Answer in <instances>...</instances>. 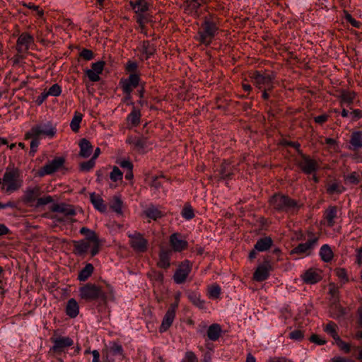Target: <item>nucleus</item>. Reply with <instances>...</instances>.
Returning <instances> with one entry per match:
<instances>
[{"instance_id": "1", "label": "nucleus", "mask_w": 362, "mask_h": 362, "mask_svg": "<svg viewBox=\"0 0 362 362\" xmlns=\"http://www.w3.org/2000/svg\"><path fill=\"white\" fill-rule=\"evenodd\" d=\"M218 30L217 19L214 16L205 17L199 28L196 40L201 44L209 45Z\"/></svg>"}, {"instance_id": "2", "label": "nucleus", "mask_w": 362, "mask_h": 362, "mask_svg": "<svg viewBox=\"0 0 362 362\" xmlns=\"http://www.w3.org/2000/svg\"><path fill=\"white\" fill-rule=\"evenodd\" d=\"M57 133L56 127L49 121L41 122L34 124L29 131H28L25 136V138H48L52 139Z\"/></svg>"}, {"instance_id": "3", "label": "nucleus", "mask_w": 362, "mask_h": 362, "mask_svg": "<svg viewBox=\"0 0 362 362\" xmlns=\"http://www.w3.org/2000/svg\"><path fill=\"white\" fill-rule=\"evenodd\" d=\"M130 4L136 13V20L141 32L146 34L145 25L149 21L148 16L146 13L148 10L147 0H132L130 1Z\"/></svg>"}, {"instance_id": "4", "label": "nucleus", "mask_w": 362, "mask_h": 362, "mask_svg": "<svg viewBox=\"0 0 362 362\" xmlns=\"http://www.w3.org/2000/svg\"><path fill=\"white\" fill-rule=\"evenodd\" d=\"M79 295L81 299L87 301L105 300L107 298L106 293L100 286L90 283L86 284L80 288Z\"/></svg>"}, {"instance_id": "5", "label": "nucleus", "mask_w": 362, "mask_h": 362, "mask_svg": "<svg viewBox=\"0 0 362 362\" xmlns=\"http://www.w3.org/2000/svg\"><path fill=\"white\" fill-rule=\"evenodd\" d=\"M270 205L278 211H294L299 206L287 196L275 194L270 199Z\"/></svg>"}, {"instance_id": "6", "label": "nucleus", "mask_w": 362, "mask_h": 362, "mask_svg": "<svg viewBox=\"0 0 362 362\" xmlns=\"http://www.w3.org/2000/svg\"><path fill=\"white\" fill-rule=\"evenodd\" d=\"M275 78L274 74H261L259 71H255L252 76L254 85L259 90H272L274 87Z\"/></svg>"}, {"instance_id": "7", "label": "nucleus", "mask_w": 362, "mask_h": 362, "mask_svg": "<svg viewBox=\"0 0 362 362\" xmlns=\"http://www.w3.org/2000/svg\"><path fill=\"white\" fill-rule=\"evenodd\" d=\"M140 76L137 74H130L128 78H122L119 81V86L122 92L127 95V98H131V94L140 83Z\"/></svg>"}, {"instance_id": "8", "label": "nucleus", "mask_w": 362, "mask_h": 362, "mask_svg": "<svg viewBox=\"0 0 362 362\" xmlns=\"http://www.w3.org/2000/svg\"><path fill=\"white\" fill-rule=\"evenodd\" d=\"M127 143L131 146V148L139 153H144L147 148L151 144L147 137L144 136H129L127 139Z\"/></svg>"}, {"instance_id": "9", "label": "nucleus", "mask_w": 362, "mask_h": 362, "mask_svg": "<svg viewBox=\"0 0 362 362\" xmlns=\"http://www.w3.org/2000/svg\"><path fill=\"white\" fill-rule=\"evenodd\" d=\"M169 243L172 252H181L188 247V243L185 238L179 233H174L169 237Z\"/></svg>"}, {"instance_id": "10", "label": "nucleus", "mask_w": 362, "mask_h": 362, "mask_svg": "<svg viewBox=\"0 0 362 362\" xmlns=\"http://www.w3.org/2000/svg\"><path fill=\"white\" fill-rule=\"evenodd\" d=\"M192 270V264L189 260L182 262L173 275V280L176 284L184 283Z\"/></svg>"}, {"instance_id": "11", "label": "nucleus", "mask_w": 362, "mask_h": 362, "mask_svg": "<svg viewBox=\"0 0 362 362\" xmlns=\"http://www.w3.org/2000/svg\"><path fill=\"white\" fill-rule=\"evenodd\" d=\"M176 300L177 301L171 304L167 310L159 329L160 332H165L173 324L175 317V312L178 307L179 295L176 296Z\"/></svg>"}, {"instance_id": "12", "label": "nucleus", "mask_w": 362, "mask_h": 362, "mask_svg": "<svg viewBox=\"0 0 362 362\" xmlns=\"http://www.w3.org/2000/svg\"><path fill=\"white\" fill-rule=\"evenodd\" d=\"M130 239L131 247L136 252H144L148 248V240L139 233L135 232L133 234L128 235Z\"/></svg>"}, {"instance_id": "13", "label": "nucleus", "mask_w": 362, "mask_h": 362, "mask_svg": "<svg viewBox=\"0 0 362 362\" xmlns=\"http://www.w3.org/2000/svg\"><path fill=\"white\" fill-rule=\"evenodd\" d=\"M300 154L302 159L299 162V167L304 173L312 174L319 169L320 165L316 160L301 153Z\"/></svg>"}, {"instance_id": "14", "label": "nucleus", "mask_w": 362, "mask_h": 362, "mask_svg": "<svg viewBox=\"0 0 362 362\" xmlns=\"http://www.w3.org/2000/svg\"><path fill=\"white\" fill-rule=\"evenodd\" d=\"M34 42L33 37L28 33L20 35L16 42V50L21 54L26 53Z\"/></svg>"}, {"instance_id": "15", "label": "nucleus", "mask_w": 362, "mask_h": 362, "mask_svg": "<svg viewBox=\"0 0 362 362\" xmlns=\"http://www.w3.org/2000/svg\"><path fill=\"white\" fill-rule=\"evenodd\" d=\"M53 346L51 350L57 354H61L64 350L74 344V341L69 337H60L52 339Z\"/></svg>"}, {"instance_id": "16", "label": "nucleus", "mask_w": 362, "mask_h": 362, "mask_svg": "<svg viewBox=\"0 0 362 362\" xmlns=\"http://www.w3.org/2000/svg\"><path fill=\"white\" fill-rule=\"evenodd\" d=\"M272 264L269 261H264L259 264L253 274V279L256 281H263L268 279L272 271Z\"/></svg>"}, {"instance_id": "17", "label": "nucleus", "mask_w": 362, "mask_h": 362, "mask_svg": "<svg viewBox=\"0 0 362 362\" xmlns=\"http://www.w3.org/2000/svg\"><path fill=\"white\" fill-rule=\"evenodd\" d=\"M74 249L75 254L82 256L85 255L88 251H90L92 255L93 250V243L88 239H83L74 243Z\"/></svg>"}, {"instance_id": "18", "label": "nucleus", "mask_w": 362, "mask_h": 362, "mask_svg": "<svg viewBox=\"0 0 362 362\" xmlns=\"http://www.w3.org/2000/svg\"><path fill=\"white\" fill-rule=\"evenodd\" d=\"M64 163V159L57 157L47 163L40 170V175H50L60 169Z\"/></svg>"}, {"instance_id": "19", "label": "nucleus", "mask_w": 362, "mask_h": 362, "mask_svg": "<svg viewBox=\"0 0 362 362\" xmlns=\"http://www.w3.org/2000/svg\"><path fill=\"white\" fill-rule=\"evenodd\" d=\"M104 66L105 63L102 61H99L93 63L91 65V69H87L86 71V74L90 81L97 82L100 81V75L103 71Z\"/></svg>"}, {"instance_id": "20", "label": "nucleus", "mask_w": 362, "mask_h": 362, "mask_svg": "<svg viewBox=\"0 0 362 362\" xmlns=\"http://www.w3.org/2000/svg\"><path fill=\"white\" fill-rule=\"evenodd\" d=\"M318 238H313L303 243L299 244L291 250V254L308 255L310 250L317 245Z\"/></svg>"}, {"instance_id": "21", "label": "nucleus", "mask_w": 362, "mask_h": 362, "mask_svg": "<svg viewBox=\"0 0 362 362\" xmlns=\"http://www.w3.org/2000/svg\"><path fill=\"white\" fill-rule=\"evenodd\" d=\"M80 233L82 235H86L85 239H88L93 243V250L92 252V257L96 255L100 251V243L96 233L90 230V229L83 227L80 230Z\"/></svg>"}, {"instance_id": "22", "label": "nucleus", "mask_w": 362, "mask_h": 362, "mask_svg": "<svg viewBox=\"0 0 362 362\" xmlns=\"http://www.w3.org/2000/svg\"><path fill=\"white\" fill-rule=\"evenodd\" d=\"M301 278L306 284H316L322 279L321 271L317 269L310 268L301 275Z\"/></svg>"}, {"instance_id": "23", "label": "nucleus", "mask_w": 362, "mask_h": 362, "mask_svg": "<svg viewBox=\"0 0 362 362\" xmlns=\"http://www.w3.org/2000/svg\"><path fill=\"white\" fill-rule=\"evenodd\" d=\"M172 255V250L162 247L158 255V267L165 269H168L170 266Z\"/></svg>"}, {"instance_id": "24", "label": "nucleus", "mask_w": 362, "mask_h": 362, "mask_svg": "<svg viewBox=\"0 0 362 362\" xmlns=\"http://www.w3.org/2000/svg\"><path fill=\"white\" fill-rule=\"evenodd\" d=\"M203 3V0H186L184 4L185 11L187 14L199 17V8Z\"/></svg>"}, {"instance_id": "25", "label": "nucleus", "mask_w": 362, "mask_h": 362, "mask_svg": "<svg viewBox=\"0 0 362 362\" xmlns=\"http://www.w3.org/2000/svg\"><path fill=\"white\" fill-rule=\"evenodd\" d=\"M52 211L70 218L76 215L74 207L71 205L64 203L54 204L52 207Z\"/></svg>"}, {"instance_id": "26", "label": "nucleus", "mask_w": 362, "mask_h": 362, "mask_svg": "<svg viewBox=\"0 0 362 362\" xmlns=\"http://www.w3.org/2000/svg\"><path fill=\"white\" fill-rule=\"evenodd\" d=\"M338 210L336 206H329L324 213V219L329 227H332L338 218Z\"/></svg>"}, {"instance_id": "27", "label": "nucleus", "mask_w": 362, "mask_h": 362, "mask_svg": "<svg viewBox=\"0 0 362 362\" xmlns=\"http://www.w3.org/2000/svg\"><path fill=\"white\" fill-rule=\"evenodd\" d=\"M79 313V306L78 303L74 298H71L68 300L66 308V315L71 317H76Z\"/></svg>"}, {"instance_id": "28", "label": "nucleus", "mask_w": 362, "mask_h": 362, "mask_svg": "<svg viewBox=\"0 0 362 362\" xmlns=\"http://www.w3.org/2000/svg\"><path fill=\"white\" fill-rule=\"evenodd\" d=\"M141 114L140 110L133 107L132 110L127 118L128 124H131L132 127L138 126L141 121Z\"/></svg>"}, {"instance_id": "29", "label": "nucleus", "mask_w": 362, "mask_h": 362, "mask_svg": "<svg viewBox=\"0 0 362 362\" xmlns=\"http://www.w3.org/2000/svg\"><path fill=\"white\" fill-rule=\"evenodd\" d=\"M80 146V156L83 158H88L90 156L93 151V146L90 142L86 139H82L79 144Z\"/></svg>"}, {"instance_id": "30", "label": "nucleus", "mask_w": 362, "mask_h": 362, "mask_svg": "<svg viewBox=\"0 0 362 362\" xmlns=\"http://www.w3.org/2000/svg\"><path fill=\"white\" fill-rule=\"evenodd\" d=\"M90 199L94 207L100 212H105L107 206L102 197L95 193L90 194Z\"/></svg>"}, {"instance_id": "31", "label": "nucleus", "mask_w": 362, "mask_h": 362, "mask_svg": "<svg viewBox=\"0 0 362 362\" xmlns=\"http://www.w3.org/2000/svg\"><path fill=\"white\" fill-rule=\"evenodd\" d=\"M273 241L269 237H264L257 240L255 245V249L259 252L268 250L272 245Z\"/></svg>"}, {"instance_id": "32", "label": "nucleus", "mask_w": 362, "mask_h": 362, "mask_svg": "<svg viewBox=\"0 0 362 362\" xmlns=\"http://www.w3.org/2000/svg\"><path fill=\"white\" fill-rule=\"evenodd\" d=\"M221 327L218 324H213L209 326L207 330V337L211 341H216L221 335Z\"/></svg>"}, {"instance_id": "33", "label": "nucleus", "mask_w": 362, "mask_h": 362, "mask_svg": "<svg viewBox=\"0 0 362 362\" xmlns=\"http://www.w3.org/2000/svg\"><path fill=\"white\" fill-rule=\"evenodd\" d=\"M141 52L142 53V57L145 59H148L155 52V47L153 44L148 41L143 42L141 45Z\"/></svg>"}, {"instance_id": "34", "label": "nucleus", "mask_w": 362, "mask_h": 362, "mask_svg": "<svg viewBox=\"0 0 362 362\" xmlns=\"http://www.w3.org/2000/svg\"><path fill=\"white\" fill-rule=\"evenodd\" d=\"M94 267L92 264L87 263L86 266L80 271L78 279L81 281H86L93 274Z\"/></svg>"}, {"instance_id": "35", "label": "nucleus", "mask_w": 362, "mask_h": 362, "mask_svg": "<svg viewBox=\"0 0 362 362\" xmlns=\"http://www.w3.org/2000/svg\"><path fill=\"white\" fill-rule=\"evenodd\" d=\"M319 253H320V256L321 259L325 262H330L334 257L333 252H332V249L327 244L323 245L321 247Z\"/></svg>"}, {"instance_id": "36", "label": "nucleus", "mask_w": 362, "mask_h": 362, "mask_svg": "<svg viewBox=\"0 0 362 362\" xmlns=\"http://www.w3.org/2000/svg\"><path fill=\"white\" fill-rule=\"evenodd\" d=\"M356 94L354 92L351 91H344L341 93V106L346 105L349 106L353 103L354 100L355 99Z\"/></svg>"}, {"instance_id": "37", "label": "nucleus", "mask_w": 362, "mask_h": 362, "mask_svg": "<svg viewBox=\"0 0 362 362\" xmlns=\"http://www.w3.org/2000/svg\"><path fill=\"white\" fill-rule=\"evenodd\" d=\"M350 144L354 149L362 148V132H355L351 134Z\"/></svg>"}, {"instance_id": "38", "label": "nucleus", "mask_w": 362, "mask_h": 362, "mask_svg": "<svg viewBox=\"0 0 362 362\" xmlns=\"http://www.w3.org/2000/svg\"><path fill=\"white\" fill-rule=\"evenodd\" d=\"M145 214L147 217L153 220H156L163 216V215L161 211H160L158 208L153 206L147 208L145 210Z\"/></svg>"}, {"instance_id": "39", "label": "nucleus", "mask_w": 362, "mask_h": 362, "mask_svg": "<svg viewBox=\"0 0 362 362\" xmlns=\"http://www.w3.org/2000/svg\"><path fill=\"white\" fill-rule=\"evenodd\" d=\"M219 174L222 179L228 178L232 174L230 165L228 163L223 162L221 165Z\"/></svg>"}, {"instance_id": "40", "label": "nucleus", "mask_w": 362, "mask_h": 362, "mask_svg": "<svg viewBox=\"0 0 362 362\" xmlns=\"http://www.w3.org/2000/svg\"><path fill=\"white\" fill-rule=\"evenodd\" d=\"M337 326L334 322H329L328 324L326 325L324 330L330 336H332V338L335 340L339 339V335L337 334Z\"/></svg>"}, {"instance_id": "41", "label": "nucleus", "mask_w": 362, "mask_h": 362, "mask_svg": "<svg viewBox=\"0 0 362 362\" xmlns=\"http://www.w3.org/2000/svg\"><path fill=\"white\" fill-rule=\"evenodd\" d=\"M336 276L339 279L341 284H344L349 281V277L346 270L344 268H337L334 270Z\"/></svg>"}, {"instance_id": "42", "label": "nucleus", "mask_w": 362, "mask_h": 362, "mask_svg": "<svg viewBox=\"0 0 362 362\" xmlns=\"http://www.w3.org/2000/svg\"><path fill=\"white\" fill-rule=\"evenodd\" d=\"M182 216L186 220H191L194 216L192 207L189 204H185L181 212Z\"/></svg>"}, {"instance_id": "43", "label": "nucleus", "mask_w": 362, "mask_h": 362, "mask_svg": "<svg viewBox=\"0 0 362 362\" xmlns=\"http://www.w3.org/2000/svg\"><path fill=\"white\" fill-rule=\"evenodd\" d=\"M81 120L82 115L81 114L76 113L70 124L71 129L73 132H77L78 131Z\"/></svg>"}, {"instance_id": "44", "label": "nucleus", "mask_w": 362, "mask_h": 362, "mask_svg": "<svg viewBox=\"0 0 362 362\" xmlns=\"http://www.w3.org/2000/svg\"><path fill=\"white\" fill-rule=\"evenodd\" d=\"M221 294V287L218 285H212L208 288V295L210 298L216 299Z\"/></svg>"}, {"instance_id": "45", "label": "nucleus", "mask_w": 362, "mask_h": 362, "mask_svg": "<svg viewBox=\"0 0 362 362\" xmlns=\"http://www.w3.org/2000/svg\"><path fill=\"white\" fill-rule=\"evenodd\" d=\"M189 300L192 302V303L199 308H203L204 307V301L200 298V296L197 293H193L189 295Z\"/></svg>"}, {"instance_id": "46", "label": "nucleus", "mask_w": 362, "mask_h": 362, "mask_svg": "<svg viewBox=\"0 0 362 362\" xmlns=\"http://www.w3.org/2000/svg\"><path fill=\"white\" fill-rule=\"evenodd\" d=\"M344 190V187L337 182H333L330 184L327 189V191L329 194L334 193H341Z\"/></svg>"}, {"instance_id": "47", "label": "nucleus", "mask_w": 362, "mask_h": 362, "mask_svg": "<svg viewBox=\"0 0 362 362\" xmlns=\"http://www.w3.org/2000/svg\"><path fill=\"white\" fill-rule=\"evenodd\" d=\"M110 177L114 182L121 180L122 179V173L117 166H114Z\"/></svg>"}, {"instance_id": "48", "label": "nucleus", "mask_w": 362, "mask_h": 362, "mask_svg": "<svg viewBox=\"0 0 362 362\" xmlns=\"http://www.w3.org/2000/svg\"><path fill=\"white\" fill-rule=\"evenodd\" d=\"M111 208L116 213L121 214L122 212V202L118 197H115Z\"/></svg>"}, {"instance_id": "49", "label": "nucleus", "mask_w": 362, "mask_h": 362, "mask_svg": "<svg viewBox=\"0 0 362 362\" xmlns=\"http://www.w3.org/2000/svg\"><path fill=\"white\" fill-rule=\"evenodd\" d=\"M47 92L49 95L57 97L62 93V88L59 85L55 83L52 85Z\"/></svg>"}, {"instance_id": "50", "label": "nucleus", "mask_w": 362, "mask_h": 362, "mask_svg": "<svg viewBox=\"0 0 362 362\" xmlns=\"http://www.w3.org/2000/svg\"><path fill=\"white\" fill-rule=\"evenodd\" d=\"M345 181L349 184L356 185L359 182V176L356 173L354 172L345 177Z\"/></svg>"}, {"instance_id": "51", "label": "nucleus", "mask_w": 362, "mask_h": 362, "mask_svg": "<svg viewBox=\"0 0 362 362\" xmlns=\"http://www.w3.org/2000/svg\"><path fill=\"white\" fill-rule=\"evenodd\" d=\"M95 160L93 159H90L86 162H83L81 163L80 168L83 171H89L90 169H92L95 165Z\"/></svg>"}, {"instance_id": "52", "label": "nucleus", "mask_w": 362, "mask_h": 362, "mask_svg": "<svg viewBox=\"0 0 362 362\" xmlns=\"http://www.w3.org/2000/svg\"><path fill=\"white\" fill-rule=\"evenodd\" d=\"M52 218L59 223H67L71 221V218L68 216H63L59 213H57L56 214L52 216Z\"/></svg>"}, {"instance_id": "53", "label": "nucleus", "mask_w": 362, "mask_h": 362, "mask_svg": "<svg viewBox=\"0 0 362 362\" xmlns=\"http://www.w3.org/2000/svg\"><path fill=\"white\" fill-rule=\"evenodd\" d=\"M337 346L346 353H349L351 351V346L348 343L342 341L339 337V339H335Z\"/></svg>"}, {"instance_id": "54", "label": "nucleus", "mask_w": 362, "mask_h": 362, "mask_svg": "<svg viewBox=\"0 0 362 362\" xmlns=\"http://www.w3.org/2000/svg\"><path fill=\"white\" fill-rule=\"evenodd\" d=\"M182 362H198V358L192 351H187Z\"/></svg>"}, {"instance_id": "55", "label": "nucleus", "mask_w": 362, "mask_h": 362, "mask_svg": "<svg viewBox=\"0 0 362 362\" xmlns=\"http://www.w3.org/2000/svg\"><path fill=\"white\" fill-rule=\"evenodd\" d=\"M138 68L137 63L132 61H129L125 66L126 71L131 73V74H136V71Z\"/></svg>"}, {"instance_id": "56", "label": "nucleus", "mask_w": 362, "mask_h": 362, "mask_svg": "<svg viewBox=\"0 0 362 362\" xmlns=\"http://www.w3.org/2000/svg\"><path fill=\"white\" fill-rule=\"evenodd\" d=\"M289 337L292 339L300 341L303 338V333L300 330H294L289 334Z\"/></svg>"}, {"instance_id": "57", "label": "nucleus", "mask_w": 362, "mask_h": 362, "mask_svg": "<svg viewBox=\"0 0 362 362\" xmlns=\"http://www.w3.org/2000/svg\"><path fill=\"white\" fill-rule=\"evenodd\" d=\"M53 202V199L51 196H45L37 199V204L38 206L46 205Z\"/></svg>"}, {"instance_id": "58", "label": "nucleus", "mask_w": 362, "mask_h": 362, "mask_svg": "<svg viewBox=\"0 0 362 362\" xmlns=\"http://www.w3.org/2000/svg\"><path fill=\"white\" fill-rule=\"evenodd\" d=\"M118 164L120 165L121 168H122L123 169H126L127 170H130L133 169V164L129 160H121L118 162Z\"/></svg>"}, {"instance_id": "59", "label": "nucleus", "mask_w": 362, "mask_h": 362, "mask_svg": "<svg viewBox=\"0 0 362 362\" xmlns=\"http://www.w3.org/2000/svg\"><path fill=\"white\" fill-rule=\"evenodd\" d=\"M80 56L86 60H90L93 57V53L89 49H84L80 53Z\"/></svg>"}, {"instance_id": "60", "label": "nucleus", "mask_w": 362, "mask_h": 362, "mask_svg": "<svg viewBox=\"0 0 362 362\" xmlns=\"http://www.w3.org/2000/svg\"><path fill=\"white\" fill-rule=\"evenodd\" d=\"M30 153L33 154L37 151V147L40 144V139L37 138H30Z\"/></svg>"}, {"instance_id": "61", "label": "nucleus", "mask_w": 362, "mask_h": 362, "mask_svg": "<svg viewBox=\"0 0 362 362\" xmlns=\"http://www.w3.org/2000/svg\"><path fill=\"white\" fill-rule=\"evenodd\" d=\"M110 350L114 354H119L123 356V349L120 344H114Z\"/></svg>"}, {"instance_id": "62", "label": "nucleus", "mask_w": 362, "mask_h": 362, "mask_svg": "<svg viewBox=\"0 0 362 362\" xmlns=\"http://www.w3.org/2000/svg\"><path fill=\"white\" fill-rule=\"evenodd\" d=\"M346 19L351 23L352 26L355 28H359L361 25L359 21L354 19L350 14H347L346 16Z\"/></svg>"}, {"instance_id": "63", "label": "nucleus", "mask_w": 362, "mask_h": 362, "mask_svg": "<svg viewBox=\"0 0 362 362\" xmlns=\"http://www.w3.org/2000/svg\"><path fill=\"white\" fill-rule=\"evenodd\" d=\"M49 96L48 93L47 91H44L42 92L39 96H37V98H36V103L38 105H40L41 104L43 103V102L47 98V97Z\"/></svg>"}, {"instance_id": "64", "label": "nucleus", "mask_w": 362, "mask_h": 362, "mask_svg": "<svg viewBox=\"0 0 362 362\" xmlns=\"http://www.w3.org/2000/svg\"><path fill=\"white\" fill-rule=\"evenodd\" d=\"M310 341L313 343H315L319 345L324 344L325 343V341L320 337L319 335L317 334H313L310 338Z\"/></svg>"}]
</instances>
